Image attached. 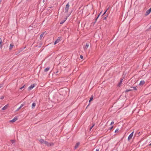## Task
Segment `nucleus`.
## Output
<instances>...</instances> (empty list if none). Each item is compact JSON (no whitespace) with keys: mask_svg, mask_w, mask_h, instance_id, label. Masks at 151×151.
<instances>
[{"mask_svg":"<svg viewBox=\"0 0 151 151\" xmlns=\"http://www.w3.org/2000/svg\"><path fill=\"white\" fill-rule=\"evenodd\" d=\"M69 6L70 5H69V3L68 2L66 5V7L65 9V13H67L68 12Z\"/></svg>","mask_w":151,"mask_h":151,"instance_id":"1","label":"nucleus"},{"mask_svg":"<svg viewBox=\"0 0 151 151\" xmlns=\"http://www.w3.org/2000/svg\"><path fill=\"white\" fill-rule=\"evenodd\" d=\"M45 145H46L47 146H53L54 145V144L52 142H48L45 141Z\"/></svg>","mask_w":151,"mask_h":151,"instance_id":"2","label":"nucleus"},{"mask_svg":"<svg viewBox=\"0 0 151 151\" xmlns=\"http://www.w3.org/2000/svg\"><path fill=\"white\" fill-rule=\"evenodd\" d=\"M36 85L35 84H33L31 85L30 86H29L28 88V91H30L32 90L34 87Z\"/></svg>","mask_w":151,"mask_h":151,"instance_id":"3","label":"nucleus"},{"mask_svg":"<svg viewBox=\"0 0 151 151\" xmlns=\"http://www.w3.org/2000/svg\"><path fill=\"white\" fill-rule=\"evenodd\" d=\"M134 132H133L131 133L130 135H129L128 138V140L129 141L130 139H131L133 136Z\"/></svg>","mask_w":151,"mask_h":151,"instance_id":"4","label":"nucleus"},{"mask_svg":"<svg viewBox=\"0 0 151 151\" xmlns=\"http://www.w3.org/2000/svg\"><path fill=\"white\" fill-rule=\"evenodd\" d=\"M151 12V8H150L145 13V15L147 16Z\"/></svg>","mask_w":151,"mask_h":151,"instance_id":"5","label":"nucleus"},{"mask_svg":"<svg viewBox=\"0 0 151 151\" xmlns=\"http://www.w3.org/2000/svg\"><path fill=\"white\" fill-rule=\"evenodd\" d=\"M89 43H86L85 45L83 47V49L84 50H87V48L89 46Z\"/></svg>","mask_w":151,"mask_h":151,"instance_id":"6","label":"nucleus"},{"mask_svg":"<svg viewBox=\"0 0 151 151\" xmlns=\"http://www.w3.org/2000/svg\"><path fill=\"white\" fill-rule=\"evenodd\" d=\"M60 37H58V39L55 42L54 44V45H55L58 42H60Z\"/></svg>","mask_w":151,"mask_h":151,"instance_id":"7","label":"nucleus"},{"mask_svg":"<svg viewBox=\"0 0 151 151\" xmlns=\"http://www.w3.org/2000/svg\"><path fill=\"white\" fill-rule=\"evenodd\" d=\"M18 119V118L17 117H15L13 119L10 121V122H15L16 120Z\"/></svg>","mask_w":151,"mask_h":151,"instance_id":"8","label":"nucleus"},{"mask_svg":"<svg viewBox=\"0 0 151 151\" xmlns=\"http://www.w3.org/2000/svg\"><path fill=\"white\" fill-rule=\"evenodd\" d=\"M69 16L68 15V16H67L65 19L63 20V21H61L60 22V24H63L66 21V20H67V19L68 18V17Z\"/></svg>","mask_w":151,"mask_h":151,"instance_id":"9","label":"nucleus"},{"mask_svg":"<svg viewBox=\"0 0 151 151\" xmlns=\"http://www.w3.org/2000/svg\"><path fill=\"white\" fill-rule=\"evenodd\" d=\"M14 46V45L13 44H11L9 46V50H11L13 48Z\"/></svg>","mask_w":151,"mask_h":151,"instance_id":"10","label":"nucleus"},{"mask_svg":"<svg viewBox=\"0 0 151 151\" xmlns=\"http://www.w3.org/2000/svg\"><path fill=\"white\" fill-rule=\"evenodd\" d=\"M8 106V105H6L5 106H4L3 107L2 109L3 110H5L7 108Z\"/></svg>","mask_w":151,"mask_h":151,"instance_id":"11","label":"nucleus"},{"mask_svg":"<svg viewBox=\"0 0 151 151\" xmlns=\"http://www.w3.org/2000/svg\"><path fill=\"white\" fill-rule=\"evenodd\" d=\"M39 141L41 143H44V144H45V142L46 141L44 140L43 139H40L39 140Z\"/></svg>","mask_w":151,"mask_h":151,"instance_id":"12","label":"nucleus"},{"mask_svg":"<svg viewBox=\"0 0 151 151\" xmlns=\"http://www.w3.org/2000/svg\"><path fill=\"white\" fill-rule=\"evenodd\" d=\"M2 43V39L1 38H0V48H1L3 46Z\"/></svg>","mask_w":151,"mask_h":151,"instance_id":"13","label":"nucleus"},{"mask_svg":"<svg viewBox=\"0 0 151 151\" xmlns=\"http://www.w3.org/2000/svg\"><path fill=\"white\" fill-rule=\"evenodd\" d=\"M145 83V81L143 80V81H141L139 83V85L141 86V85H143Z\"/></svg>","mask_w":151,"mask_h":151,"instance_id":"14","label":"nucleus"},{"mask_svg":"<svg viewBox=\"0 0 151 151\" xmlns=\"http://www.w3.org/2000/svg\"><path fill=\"white\" fill-rule=\"evenodd\" d=\"M79 144H80V143L79 142H78L76 144L75 146V149H76L78 147V146L79 145Z\"/></svg>","mask_w":151,"mask_h":151,"instance_id":"15","label":"nucleus"},{"mask_svg":"<svg viewBox=\"0 0 151 151\" xmlns=\"http://www.w3.org/2000/svg\"><path fill=\"white\" fill-rule=\"evenodd\" d=\"M50 69V67H47L44 70L45 72H47Z\"/></svg>","mask_w":151,"mask_h":151,"instance_id":"16","label":"nucleus"},{"mask_svg":"<svg viewBox=\"0 0 151 151\" xmlns=\"http://www.w3.org/2000/svg\"><path fill=\"white\" fill-rule=\"evenodd\" d=\"M130 88H131V89H132V91L133 90H137V89L136 87L135 86L131 87Z\"/></svg>","mask_w":151,"mask_h":151,"instance_id":"17","label":"nucleus"},{"mask_svg":"<svg viewBox=\"0 0 151 151\" xmlns=\"http://www.w3.org/2000/svg\"><path fill=\"white\" fill-rule=\"evenodd\" d=\"M24 106V104H22L21 106H20L16 110V111H18L19 110V109H20L21 108L23 107V106Z\"/></svg>","mask_w":151,"mask_h":151,"instance_id":"18","label":"nucleus"},{"mask_svg":"<svg viewBox=\"0 0 151 151\" xmlns=\"http://www.w3.org/2000/svg\"><path fill=\"white\" fill-rule=\"evenodd\" d=\"M36 104L35 103H33L32 104V108L34 109L36 106Z\"/></svg>","mask_w":151,"mask_h":151,"instance_id":"19","label":"nucleus"},{"mask_svg":"<svg viewBox=\"0 0 151 151\" xmlns=\"http://www.w3.org/2000/svg\"><path fill=\"white\" fill-rule=\"evenodd\" d=\"M45 32H43L42 34H41L40 36V39H41V38L43 37L45 33Z\"/></svg>","mask_w":151,"mask_h":151,"instance_id":"20","label":"nucleus"},{"mask_svg":"<svg viewBox=\"0 0 151 151\" xmlns=\"http://www.w3.org/2000/svg\"><path fill=\"white\" fill-rule=\"evenodd\" d=\"M93 96H92L90 98V99L89 101V102H90L91 101L93 100Z\"/></svg>","mask_w":151,"mask_h":151,"instance_id":"21","label":"nucleus"},{"mask_svg":"<svg viewBox=\"0 0 151 151\" xmlns=\"http://www.w3.org/2000/svg\"><path fill=\"white\" fill-rule=\"evenodd\" d=\"M95 125V124H93V125L92 126H91L90 128V131H91V129H92V128Z\"/></svg>","mask_w":151,"mask_h":151,"instance_id":"22","label":"nucleus"},{"mask_svg":"<svg viewBox=\"0 0 151 151\" xmlns=\"http://www.w3.org/2000/svg\"><path fill=\"white\" fill-rule=\"evenodd\" d=\"M131 91H132V89H127L125 91V92H128Z\"/></svg>","mask_w":151,"mask_h":151,"instance_id":"23","label":"nucleus"},{"mask_svg":"<svg viewBox=\"0 0 151 151\" xmlns=\"http://www.w3.org/2000/svg\"><path fill=\"white\" fill-rule=\"evenodd\" d=\"M11 142L12 144L14 143L15 142V140H11Z\"/></svg>","mask_w":151,"mask_h":151,"instance_id":"24","label":"nucleus"},{"mask_svg":"<svg viewBox=\"0 0 151 151\" xmlns=\"http://www.w3.org/2000/svg\"><path fill=\"white\" fill-rule=\"evenodd\" d=\"M109 8H108L107 9L105 12H104V13H103V14H102V16H103L104 15L105 13H106V12L107 11V10Z\"/></svg>","mask_w":151,"mask_h":151,"instance_id":"25","label":"nucleus"},{"mask_svg":"<svg viewBox=\"0 0 151 151\" xmlns=\"http://www.w3.org/2000/svg\"><path fill=\"white\" fill-rule=\"evenodd\" d=\"M118 131H119V129H117L115 130V132L116 133L117 132H118Z\"/></svg>","mask_w":151,"mask_h":151,"instance_id":"26","label":"nucleus"},{"mask_svg":"<svg viewBox=\"0 0 151 151\" xmlns=\"http://www.w3.org/2000/svg\"><path fill=\"white\" fill-rule=\"evenodd\" d=\"M99 16H100V14H99V15H98V16L97 17L96 19V20H95L96 21L97 19H98V18H99Z\"/></svg>","mask_w":151,"mask_h":151,"instance_id":"27","label":"nucleus"},{"mask_svg":"<svg viewBox=\"0 0 151 151\" xmlns=\"http://www.w3.org/2000/svg\"><path fill=\"white\" fill-rule=\"evenodd\" d=\"M80 58H81V59H83V56L82 55H81L80 56Z\"/></svg>","mask_w":151,"mask_h":151,"instance_id":"28","label":"nucleus"},{"mask_svg":"<svg viewBox=\"0 0 151 151\" xmlns=\"http://www.w3.org/2000/svg\"><path fill=\"white\" fill-rule=\"evenodd\" d=\"M4 96H1V97L0 98V99H4Z\"/></svg>","mask_w":151,"mask_h":151,"instance_id":"29","label":"nucleus"},{"mask_svg":"<svg viewBox=\"0 0 151 151\" xmlns=\"http://www.w3.org/2000/svg\"><path fill=\"white\" fill-rule=\"evenodd\" d=\"M24 85L23 86H22V87H21L20 88V89H21V90H22L23 88H24Z\"/></svg>","mask_w":151,"mask_h":151,"instance_id":"30","label":"nucleus"},{"mask_svg":"<svg viewBox=\"0 0 151 151\" xmlns=\"http://www.w3.org/2000/svg\"><path fill=\"white\" fill-rule=\"evenodd\" d=\"M114 122H113V121H112L111 122V124H110V125H112V124H114Z\"/></svg>","mask_w":151,"mask_h":151,"instance_id":"31","label":"nucleus"},{"mask_svg":"<svg viewBox=\"0 0 151 151\" xmlns=\"http://www.w3.org/2000/svg\"><path fill=\"white\" fill-rule=\"evenodd\" d=\"M122 80H123V79L122 78H121L120 79V82L122 83Z\"/></svg>","mask_w":151,"mask_h":151,"instance_id":"32","label":"nucleus"},{"mask_svg":"<svg viewBox=\"0 0 151 151\" xmlns=\"http://www.w3.org/2000/svg\"><path fill=\"white\" fill-rule=\"evenodd\" d=\"M122 84V83L120 82L119 83L118 86H120Z\"/></svg>","mask_w":151,"mask_h":151,"instance_id":"33","label":"nucleus"},{"mask_svg":"<svg viewBox=\"0 0 151 151\" xmlns=\"http://www.w3.org/2000/svg\"><path fill=\"white\" fill-rule=\"evenodd\" d=\"M113 127V126H112L109 129L111 130V129Z\"/></svg>","mask_w":151,"mask_h":151,"instance_id":"34","label":"nucleus"},{"mask_svg":"<svg viewBox=\"0 0 151 151\" xmlns=\"http://www.w3.org/2000/svg\"><path fill=\"white\" fill-rule=\"evenodd\" d=\"M3 84L1 85H0V88H1V87H3Z\"/></svg>","mask_w":151,"mask_h":151,"instance_id":"35","label":"nucleus"},{"mask_svg":"<svg viewBox=\"0 0 151 151\" xmlns=\"http://www.w3.org/2000/svg\"><path fill=\"white\" fill-rule=\"evenodd\" d=\"M107 17V16L106 17H105L104 18V20H105V19H106V18Z\"/></svg>","mask_w":151,"mask_h":151,"instance_id":"36","label":"nucleus"},{"mask_svg":"<svg viewBox=\"0 0 151 151\" xmlns=\"http://www.w3.org/2000/svg\"><path fill=\"white\" fill-rule=\"evenodd\" d=\"M96 151H99V149H96Z\"/></svg>","mask_w":151,"mask_h":151,"instance_id":"37","label":"nucleus"},{"mask_svg":"<svg viewBox=\"0 0 151 151\" xmlns=\"http://www.w3.org/2000/svg\"><path fill=\"white\" fill-rule=\"evenodd\" d=\"M58 70L56 71V73H58Z\"/></svg>","mask_w":151,"mask_h":151,"instance_id":"38","label":"nucleus"},{"mask_svg":"<svg viewBox=\"0 0 151 151\" xmlns=\"http://www.w3.org/2000/svg\"><path fill=\"white\" fill-rule=\"evenodd\" d=\"M89 104L86 107V108H87V107L89 105Z\"/></svg>","mask_w":151,"mask_h":151,"instance_id":"39","label":"nucleus"},{"mask_svg":"<svg viewBox=\"0 0 151 151\" xmlns=\"http://www.w3.org/2000/svg\"><path fill=\"white\" fill-rule=\"evenodd\" d=\"M149 145L150 146H151V143H150V144Z\"/></svg>","mask_w":151,"mask_h":151,"instance_id":"40","label":"nucleus"},{"mask_svg":"<svg viewBox=\"0 0 151 151\" xmlns=\"http://www.w3.org/2000/svg\"><path fill=\"white\" fill-rule=\"evenodd\" d=\"M101 12L99 13V14H100H100H101Z\"/></svg>","mask_w":151,"mask_h":151,"instance_id":"41","label":"nucleus"},{"mask_svg":"<svg viewBox=\"0 0 151 151\" xmlns=\"http://www.w3.org/2000/svg\"><path fill=\"white\" fill-rule=\"evenodd\" d=\"M150 29H151V26L150 27Z\"/></svg>","mask_w":151,"mask_h":151,"instance_id":"42","label":"nucleus"},{"mask_svg":"<svg viewBox=\"0 0 151 151\" xmlns=\"http://www.w3.org/2000/svg\"><path fill=\"white\" fill-rule=\"evenodd\" d=\"M44 1H45L44 0H43V2H44Z\"/></svg>","mask_w":151,"mask_h":151,"instance_id":"43","label":"nucleus"}]
</instances>
